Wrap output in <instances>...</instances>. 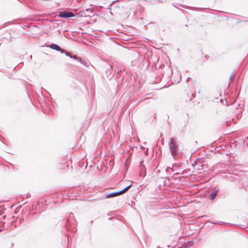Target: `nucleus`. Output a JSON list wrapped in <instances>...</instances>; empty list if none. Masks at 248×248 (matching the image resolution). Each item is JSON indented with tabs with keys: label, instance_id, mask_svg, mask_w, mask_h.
Returning a JSON list of instances; mask_svg holds the SVG:
<instances>
[{
	"label": "nucleus",
	"instance_id": "nucleus-1",
	"mask_svg": "<svg viewBox=\"0 0 248 248\" xmlns=\"http://www.w3.org/2000/svg\"><path fill=\"white\" fill-rule=\"evenodd\" d=\"M180 141L176 139L171 138L169 141V147L171 155L173 157H178L181 154L182 152L179 149Z\"/></svg>",
	"mask_w": 248,
	"mask_h": 248
},
{
	"label": "nucleus",
	"instance_id": "nucleus-2",
	"mask_svg": "<svg viewBox=\"0 0 248 248\" xmlns=\"http://www.w3.org/2000/svg\"><path fill=\"white\" fill-rule=\"evenodd\" d=\"M94 14V9L93 7L82 10L78 14V16L81 17H91Z\"/></svg>",
	"mask_w": 248,
	"mask_h": 248
},
{
	"label": "nucleus",
	"instance_id": "nucleus-3",
	"mask_svg": "<svg viewBox=\"0 0 248 248\" xmlns=\"http://www.w3.org/2000/svg\"><path fill=\"white\" fill-rule=\"evenodd\" d=\"M219 188L218 187H214L211 189V192H209L207 196L209 199L211 201H213L215 199L217 195Z\"/></svg>",
	"mask_w": 248,
	"mask_h": 248
},
{
	"label": "nucleus",
	"instance_id": "nucleus-4",
	"mask_svg": "<svg viewBox=\"0 0 248 248\" xmlns=\"http://www.w3.org/2000/svg\"><path fill=\"white\" fill-rule=\"evenodd\" d=\"M58 16L61 18H68L74 17L75 14L72 12L65 11L59 12Z\"/></svg>",
	"mask_w": 248,
	"mask_h": 248
},
{
	"label": "nucleus",
	"instance_id": "nucleus-5",
	"mask_svg": "<svg viewBox=\"0 0 248 248\" xmlns=\"http://www.w3.org/2000/svg\"><path fill=\"white\" fill-rule=\"evenodd\" d=\"M47 47H49L51 49H52L53 50H56L57 51H59L61 52L62 54L64 52V50L62 49L59 45L51 43L49 45H48Z\"/></svg>",
	"mask_w": 248,
	"mask_h": 248
},
{
	"label": "nucleus",
	"instance_id": "nucleus-6",
	"mask_svg": "<svg viewBox=\"0 0 248 248\" xmlns=\"http://www.w3.org/2000/svg\"><path fill=\"white\" fill-rule=\"evenodd\" d=\"M143 161H141L140 163V171L139 173V175L140 176H142L144 177L146 175V168L145 165L143 164Z\"/></svg>",
	"mask_w": 248,
	"mask_h": 248
},
{
	"label": "nucleus",
	"instance_id": "nucleus-7",
	"mask_svg": "<svg viewBox=\"0 0 248 248\" xmlns=\"http://www.w3.org/2000/svg\"><path fill=\"white\" fill-rule=\"evenodd\" d=\"M108 68L106 70V73L107 75L110 77V78H112L113 75H112V73L113 71L114 66L112 65H108Z\"/></svg>",
	"mask_w": 248,
	"mask_h": 248
},
{
	"label": "nucleus",
	"instance_id": "nucleus-8",
	"mask_svg": "<svg viewBox=\"0 0 248 248\" xmlns=\"http://www.w3.org/2000/svg\"><path fill=\"white\" fill-rule=\"evenodd\" d=\"M77 61L79 62L80 63L82 64L83 65H84L86 67H88L90 66V65L91 64L90 62L88 61H87L85 59H83L82 58H81L80 57H78V58H77Z\"/></svg>",
	"mask_w": 248,
	"mask_h": 248
},
{
	"label": "nucleus",
	"instance_id": "nucleus-9",
	"mask_svg": "<svg viewBox=\"0 0 248 248\" xmlns=\"http://www.w3.org/2000/svg\"><path fill=\"white\" fill-rule=\"evenodd\" d=\"M176 166L177 167H179V165L175 163H174L172 165V167H167L165 169V171H166V173L170 175L171 174V172H173L175 171L174 168Z\"/></svg>",
	"mask_w": 248,
	"mask_h": 248
},
{
	"label": "nucleus",
	"instance_id": "nucleus-10",
	"mask_svg": "<svg viewBox=\"0 0 248 248\" xmlns=\"http://www.w3.org/2000/svg\"><path fill=\"white\" fill-rule=\"evenodd\" d=\"M119 195H120V194L118 191H116V192H113L106 194L105 196V198L108 199V198H110L115 197H116Z\"/></svg>",
	"mask_w": 248,
	"mask_h": 248
},
{
	"label": "nucleus",
	"instance_id": "nucleus-11",
	"mask_svg": "<svg viewBox=\"0 0 248 248\" xmlns=\"http://www.w3.org/2000/svg\"><path fill=\"white\" fill-rule=\"evenodd\" d=\"M132 185V184L131 183L130 185L126 186L124 189H122L121 190L119 191V192L120 193V195L124 194L126 191H127L130 189V188L131 187Z\"/></svg>",
	"mask_w": 248,
	"mask_h": 248
},
{
	"label": "nucleus",
	"instance_id": "nucleus-12",
	"mask_svg": "<svg viewBox=\"0 0 248 248\" xmlns=\"http://www.w3.org/2000/svg\"><path fill=\"white\" fill-rule=\"evenodd\" d=\"M132 185V184L131 183L130 185L126 186L124 189H122L121 190L119 191V192L120 193V195L124 194L126 191H127L130 189V188L131 187Z\"/></svg>",
	"mask_w": 248,
	"mask_h": 248
},
{
	"label": "nucleus",
	"instance_id": "nucleus-13",
	"mask_svg": "<svg viewBox=\"0 0 248 248\" xmlns=\"http://www.w3.org/2000/svg\"><path fill=\"white\" fill-rule=\"evenodd\" d=\"M132 185V184L131 183L130 185L126 186L124 189H122L121 190L119 191V192L120 193V195L124 194L126 191H127L130 189V188L131 187Z\"/></svg>",
	"mask_w": 248,
	"mask_h": 248
},
{
	"label": "nucleus",
	"instance_id": "nucleus-14",
	"mask_svg": "<svg viewBox=\"0 0 248 248\" xmlns=\"http://www.w3.org/2000/svg\"><path fill=\"white\" fill-rule=\"evenodd\" d=\"M63 53H64L66 56L69 57V58L75 59L76 60H77V58H78V57L76 55H72L70 54L69 53H68L67 51H66L65 50H64V52Z\"/></svg>",
	"mask_w": 248,
	"mask_h": 248
},
{
	"label": "nucleus",
	"instance_id": "nucleus-15",
	"mask_svg": "<svg viewBox=\"0 0 248 248\" xmlns=\"http://www.w3.org/2000/svg\"><path fill=\"white\" fill-rule=\"evenodd\" d=\"M53 109H42V112L44 114L51 115L53 113Z\"/></svg>",
	"mask_w": 248,
	"mask_h": 248
},
{
	"label": "nucleus",
	"instance_id": "nucleus-16",
	"mask_svg": "<svg viewBox=\"0 0 248 248\" xmlns=\"http://www.w3.org/2000/svg\"><path fill=\"white\" fill-rule=\"evenodd\" d=\"M118 0H116L115 1H112L111 3H110L108 5V7L107 8V9L111 10V7L112 6V5H113V3H114V2H116V1H118Z\"/></svg>",
	"mask_w": 248,
	"mask_h": 248
},
{
	"label": "nucleus",
	"instance_id": "nucleus-17",
	"mask_svg": "<svg viewBox=\"0 0 248 248\" xmlns=\"http://www.w3.org/2000/svg\"><path fill=\"white\" fill-rule=\"evenodd\" d=\"M74 217V214L72 213H71L69 216L68 218L66 219L67 225H68L69 223L68 222L69 221L70 218Z\"/></svg>",
	"mask_w": 248,
	"mask_h": 248
},
{
	"label": "nucleus",
	"instance_id": "nucleus-18",
	"mask_svg": "<svg viewBox=\"0 0 248 248\" xmlns=\"http://www.w3.org/2000/svg\"><path fill=\"white\" fill-rule=\"evenodd\" d=\"M193 243L191 241L188 242L187 244H185V248H188L192 246Z\"/></svg>",
	"mask_w": 248,
	"mask_h": 248
},
{
	"label": "nucleus",
	"instance_id": "nucleus-19",
	"mask_svg": "<svg viewBox=\"0 0 248 248\" xmlns=\"http://www.w3.org/2000/svg\"><path fill=\"white\" fill-rule=\"evenodd\" d=\"M5 225V222L2 221H0V227L1 228V229H3L4 230L5 229H4Z\"/></svg>",
	"mask_w": 248,
	"mask_h": 248
},
{
	"label": "nucleus",
	"instance_id": "nucleus-20",
	"mask_svg": "<svg viewBox=\"0 0 248 248\" xmlns=\"http://www.w3.org/2000/svg\"><path fill=\"white\" fill-rule=\"evenodd\" d=\"M28 95V101H29L31 106H30V107H34V105H33L31 100V98L29 96V94H27Z\"/></svg>",
	"mask_w": 248,
	"mask_h": 248
},
{
	"label": "nucleus",
	"instance_id": "nucleus-21",
	"mask_svg": "<svg viewBox=\"0 0 248 248\" xmlns=\"http://www.w3.org/2000/svg\"><path fill=\"white\" fill-rule=\"evenodd\" d=\"M155 78V80H153V82L154 83H157L161 80L160 78L159 77L157 78L156 77H154L153 78Z\"/></svg>",
	"mask_w": 248,
	"mask_h": 248
},
{
	"label": "nucleus",
	"instance_id": "nucleus-22",
	"mask_svg": "<svg viewBox=\"0 0 248 248\" xmlns=\"http://www.w3.org/2000/svg\"><path fill=\"white\" fill-rule=\"evenodd\" d=\"M9 24V22H6V23L3 24L2 25H0V29L5 27Z\"/></svg>",
	"mask_w": 248,
	"mask_h": 248
},
{
	"label": "nucleus",
	"instance_id": "nucleus-23",
	"mask_svg": "<svg viewBox=\"0 0 248 248\" xmlns=\"http://www.w3.org/2000/svg\"><path fill=\"white\" fill-rule=\"evenodd\" d=\"M241 116H242L241 113H237L235 115V117L236 118V119H239L241 118Z\"/></svg>",
	"mask_w": 248,
	"mask_h": 248
},
{
	"label": "nucleus",
	"instance_id": "nucleus-24",
	"mask_svg": "<svg viewBox=\"0 0 248 248\" xmlns=\"http://www.w3.org/2000/svg\"><path fill=\"white\" fill-rule=\"evenodd\" d=\"M184 172H185V170L184 171H182L181 172H177L173 174V176L175 175H179V174H184Z\"/></svg>",
	"mask_w": 248,
	"mask_h": 248
},
{
	"label": "nucleus",
	"instance_id": "nucleus-25",
	"mask_svg": "<svg viewBox=\"0 0 248 248\" xmlns=\"http://www.w3.org/2000/svg\"><path fill=\"white\" fill-rule=\"evenodd\" d=\"M119 7L117 6L113 7V9L115 10V12H117V9H119Z\"/></svg>",
	"mask_w": 248,
	"mask_h": 248
},
{
	"label": "nucleus",
	"instance_id": "nucleus-26",
	"mask_svg": "<svg viewBox=\"0 0 248 248\" xmlns=\"http://www.w3.org/2000/svg\"><path fill=\"white\" fill-rule=\"evenodd\" d=\"M233 74H234V72H233V73L231 74V76L230 77V78H229V81H230V80H231V79L233 78Z\"/></svg>",
	"mask_w": 248,
	"mask_h": 248
},
{
	"label": "nucleus",
	"instance_id": "nucleus-27",
	"mask_svg": "<svg viewBox=\"0 0 248 248\" xmlns=\"http://www.w3.org/2000/svg\"><path fill=\"white\" fill-rule=\"evenodd\" d=\"M24 220V218L23 217H21L19 219V223H21Z\"/></svg>",
	"mask_w": 248,
	"mask_h": 248
},
{
	"label": "nucleus",
	"instance_id": "nucleus-28",
	"mask_svg": "<svg viewBox=\"0 0 248 248\" xmlns=\"http://www.w3.org/2000/svg\"><path fill=\"white\" fill-rule=\"evenodd\" d=\"M235 177H237V175H235ZM233 181H238V180H239V179L237 178V177H235V178H234L233 179Z\"/></svg>",
	"mask_w": 248,
	"mask_h": 248
},
{
	"label": "nucleus",
	"instance_id": "nucleus-29",
	"mask_svg": "<svg viewBox=\"0 0 248 248\" xmlns=\"http://www.w3.org/2000/svg\"><path fill=\"white\" fill-rule=\"evenodd\" d=\"M224 223H224V222H219V225H222V224H224Z\"/></svg>",
	"mask_w": 248,
	"mask_h": 248
},
{
	"label": "nucleus",
	"instance_id": "nucleus-30",
	"mask_svg": "<svg viewBox=\"0 0 248 248\" xmlns=\"http://www.w3.org/2000/svg\"><path fill=\"white\" fill-rule=\"evenodd\" d=\"M192 96L193 98H195V94L194 93H192Z\"/></svg>",
	"mask_w": 248,
	"mask_h": 248
},
{
	"label": "nucleus",
	"instance_id": "nucleus-31",
	"mask_svg": "<svg viewBox=\"0 0 248 248\" xmlns=\"http://www.w3.org/2000/svg\"><path fill=\"white\" fill-rule=\"evenodd\" d=\"M166 180H165L164 182H163V186H166Z\"/></svg>",
	"mask_w": 248,
	"mask_h": 248
},
{
	"label": "nucleus",
	"instance_id": "nucleus-32",
	"mask_svg": "<svg viewBox=\"0 0 248 248\" xmlns=\"http://www.w3.org/2000/svg\"><path fill=\"white\" fill-rule=\"evenodd\" d=\"M3 230H4L3 229L0 228V232H1L2 231H3Z\"/></svg>",
	"mask_w": 248,
	"mask_h": 248
},
{
	"label": "nucleus",
	"instance_id": "nucleus-33",
	"mask_svg": "<svg viewBox=\"0 0 248 248\" xmlns=\"http://www.w3.org/2000/svg\"><path fill=\"white\" fill-rule=\"evenodd\" d=\"M6 215H5V216H4L3 217V218L4 219H5L6 218Z\"/></svg>",
	"mask_w": 248,
	"mask_h": 248
},
{
	"label": "nucleus",
	"instance_id": "nucleus-34",
	"mask_svg": "<svg viewBox=\"0 0 248 248\" xmlns=\"http://www.w3.org/2000/svg\"><path fill=\"white\" fill-rule=\"evenodd\" d=\"M190 78H187V79H186V82H188V81L189 80V79Z\"/></svg>",
	"mask_w": 248,
	"mask_h": 248
},
{
	"label": "nucleus",
	"instance_id": "nucleus-35",
	"mask_svg": "<svg viewBox=\"0 0 248 248\" xmlns=\"http://www.w3.org/2000/svg\"><path fill=\"white\" fill-rule=\"evenodd\" d=\"M234 120H235L234 118H232V121L233 122H234Z\"/></svg>",
	"mask_w": 248,
	"mask_h": 248
},
{
	"label": "nucleus",
	"instance_id": "nucleus-36",
	"mask_svg": "<svg viewBox=\"0 0 248 248\" xmlns=\"http://www.w3.org/2000/svg\"><path fill=\"white\" fill-rule=\"evenodd\" d=\"M232 178H234V176H231V179H232ZM230 181H232V179L230 180Z\"/></svg>",
	"mask_w": 248,
	"mask_h": 248
},
{
	"label": "nucleus",
	"instance_id": "nucleus-37",
	"mask_svg": "<svg viewBox=\"0 0 248 248\" xmlns=\"http://www.w3.org/2000/svg\"><path fill=\"white\" fill-rule=\"evenodd\" d=\"M30 58H31V59H32V56L31 55H30Z\"/></svg>",
	"mask_w": 248,
	"mask_h": 248
},
{
	"label": "nucleus",
	"instance_id": "nucleus-38",
	"mask_svg": "<svg viewBox=\"0 0 248 248\" xmlns=\"http://www.w3.org/2000/svg\"><path fill=\"white\" fill-rule=\"evenodd\" d=\"M100 8H103V7L102 6H99Z\"/></svg>",
	"mask_w": 248,
	"mask_h": 248
},
{
	"label": "nucleus",
	"instance_id": "nucleus-39",
	"mask_svg": "<svg viewBox=\"0 0 248 248\" xmlns=\"http://www.w3.org/2000/svg\"><path fill=\"white\" fill-rule=\"evenodd\" d=\"M109 12H110V13L111 15H112V14H112V13L111 11H110Z\"/></svg>",
	"mask_w": 248,
	"mask_h": 248
},
{
	"label": "nucleus",
	"instance_id": "nucleus-40",
	"mask_svg": "<svg viewBox=\"0 0 248 248\" xmlns=\"http://www.w3.org/2000/svg\"><path fill=\"white\" fill-rule=\"evenodd\" d=\"M245 22H248V19L247 20H245Z\"/></svg>",
	"mask_w": 248,
	"mask_h": 248
},
{
	"label": "nucleus",
	"instance_id": "nucleus-41",
	"mask_svg": "<svg viewBox=\"0 0 248 248\" xmlns=\"http://www.w3.org/2000/svg\"><path fill=\"white\" fill-rule=\"evenodd\" d=\"M246 139H247L248 138V136L247 137L245 138Z\"/></svg>",
	"mask_w": 248,
	"mask_h": 248
},
{
	"label": "nucleus",
	"instance_id": "nucleus-42",
	"mask_svg": "<svg viewBox=\"0 0 248 248\" xmlns=\"http://www.w3.org/2000/svg\"><path fill=\"white\" fill-rule=\"evenodd\" d=\"M185 26H186V27H187V25L186 24V25H185Z\"/></svg>",
	"mask_w": 248,
	"mask_h": 248
},
{
	"label": "nucleus",
	"instance_id": "nucleus-43",
	"mask_svg": "<svg viewBox=\"0 0 248 248\" xmlns=\"http://www.w3.org/2000/svg\"><path fill=\"white\" fill-rule=\"evenodd\" d=\"M111 219V217H109V219L110 220Z\"/></svg>",
	"mask_w": 248,
	"mask_h": 248
},
{
	"label": "nucleus",
	"instance_id": "nucleus-44",
	"mask_svg": "<svg viewBox=\"0 0 248 248\" xmlns=\"http://www.w3.org/2000/svg\"><path fill=\"white\" fill-rule=\"evenodd\" d=\"M157 248H161L160 247H158Z\"/></svg>",
	"mask_w": 248,
	"mask_h": 248
}]
</instances>
